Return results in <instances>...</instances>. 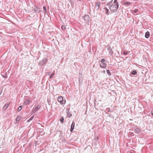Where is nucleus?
Returning a JSON list of instances; mask_svg holds the SVG:
<instances>
[{
	"label": "nucleus",
	"instance_id": "nucleus-1",
	"mask_svg": "<svg viewBox=\"0 0 153 153\" xmlns=\"http://www.w3.org/2000/svg\"><path fill=\"white\" fill-rule=\"evenodd\" d=\"M90 18L88 15H85L84 17V22L85 23L89 25Z\"/></svg>",
	"mask_w": 153,
	"mask_h": 153
},
{
	"label": "nucleus",
	"instance_id": "nucleus-2",
	"mask_svg": "<svg viewBox=\"0 0 153 153\" xmlns=\"http://www.w3.org/2000/svg\"><path fill=\"white\" fill-rule=\"evenodd\" d=\"M58 101L59 102H60L61 104H65L66 102L65 100H63V97L62 96L58 97Z\"/></svg>",
	"mask_w": 153,
	"mask_h": 153
},
{
	"label": "nucleus",
	"instance_id": "nucleus-3",
	"mask_svg": "<svg viewBox=\"0 0 153 153\" xmlns=\"http://www.w3.org/2000/svg\"><path fill=\"white\" fill-rule=\"evenodd\" d=\"M47 60V59L46 58H44L42 60L40 61L38 64L40 66L43 65L46 63Z\"/></svg>",
	"mask_w": 153,
	"mask_h": 153
},
{
	"label": "nucleus",
	"instance_id": "nucleus-4",
	"mask_svg": "<svg viewBox=\"0 0 153 153\" xmlns=\"http://www.w3.org/2000/svg\"><path fill=\"white\" fill-rule=\"evenodd\" d=\"M41 107V106L40 105H36L34 109H33V110L32 111V112L33 113H35L36 111H37Z\"/></svg>",
	"mask_w": 153,
	"mask_h": 153
},
{
	"label": "nucleus",
	"instance_id": "nucleus-5",
	"mask_svg": "<svg viewBox=\"0 0 153 153\" xmlns=\"http://www.w3.org/2000/svg\"><path fill=\"white\" fill-rule=\"evenodd\" d=\"M114 4L113 7H115V9H117L118 8L119 5L118 3L117 2V0H114Z\"/></svg>",
	"mask_w": 153,
	"mask_h": 153
},
{
	"label": "nucleus",
	"instance_id": "nucleus-6",
	"mask_svg": "<svg viewBox=\"0 0 153 153\" xmlns=\"http://www.w3.org/2000/svg\"><path fill=\"white\" fill-rule=\"evenodd\" d=\"M30 102H31L30 99V98H29L27 99V100L24 102V104L26 105L29 104Z\"/></svg>",
	"mask_w": 153,
	"mask_h": 153
},
{
	"label": "nucleus",
	"instance_id": "nucleus-7",
	"mask_svg": "<svg viewBox=\"0 0 153 153\" xmlns=\"http://www.w3.org/2000/svg\"><path fill=\"white\" fill-rule=\"evenodd\" d=\"M10 103H6L5 104L3 108V110H5L9 105Z\"/></svg>",
	"mask_w": 153,
	"mask_h": 153
},
{
	"label": "nucleus",
	"instance_id": "nucleus-8",
	"mask_svg": "<svg viewBox=\"0 0 153 153\" xmlns=\"http://www.w3.org/2000/svg\"><path fill=\"white\" fill-rule=\"evenodd\" d=\"M75 126V123L74 122H73L71 126V128L70 130V131L71 132L73 131L74 127Z\"/></svg>",
	"mask_w": 153,
	"mask_h": 153
},
{
	"label": "nucleus",
	"instance_id": "nucleus-9",
	"mask_svg": "<svg viewBox=\"0 0 153 153\" xmlns=\"http://www.w3.org/2000/svg\"><path fill=\"white\" fill-rule=\"evenodd\" d=\"M100 66L101 68H105L106 66V64L105 63H102L100 64Z\"/></svg>",
	"mask_w": 153,
	"mask_h": 153
},
{
	"label": "nucleus",
	"instance_id": "nucleus-10",
	"mask_svg": "<svg viewBox=\"0 0 153 153\" xmlns=\"http://www.w3.org/2000/svg\"><path fill=\"white\" fill-rule=\"evenodd\" d=\"M135 132L137 134H138L140 132V129L136 127L134 128Z\"/></svg>",
	"mask_w": 153,
	"mask_h": 153
},
{
	"label": "nucleus",
	"instance_id": "nucleus-11",
	"mask_svg": "<svg viewBox=\"0 0 153 153\" xmlns=\"http://www.w3.org/2000/svg\"><path fill=\"white\" fill-rule=\"evenodd\" d=\"M112 10H106V11L105 12V13L107 15H108L109 14H111V13H112ZM112 11H113V12H114V10H112Z\"/></svg>",
	"mask_w": 153,
	"mask_h": 153
},
{
	"label": "nucleus",
	"instance_id": "nucleus-12",
	"mask_svg": "<svg viewBox=\"0 0 153 153\" xmlns=\"http://www.w3.org/2000/svg\"><path fill=\"white\" fill-rule=\"evenodd\" d=\"M150 36V33L149 32L147 31L146 32L145 34V37L146 38H148Z\"/></svg>",
	"mask_w": 153,
	"mask_h": 153
},
{
	"label": "nucleus",
	"instance_id": "nucleus-13",
	"mask_svg": "<svg viewBox=\"0 0 153 153\" xmlns=\"http://www.w3.org/2000/svg\"><path fill=\"white\" fill-rule=\"evenodd\" d=\"M100 4L99 3L96 4V5L95 7V8L97 9H99V6H100Z\"/></svg>",
	"mask_w": 153,
	"mask_h": 153
},
{
	"label": "nucleus",
	"instance_id": "nucleus-14",
	"mask_svg": "<svg viewBox=\"0 0 153 153\" xmlns=\"http://www.w3.org/2000/svg\"><path fill=\"white\" fill-rule=\"evenodd\" d=\"M129 51H124L123 52V54H124L125 55H127L128 53H129Z\"/></svg>",
	"mask_w": 153,
	"mask_h": 153
},
{
	"label": "nucleus",
	"instance_id": "nucleus-15",
	"mask_svg": "<svg viewBox=\"0 0 153 153\" xmlns=\"http://www.w3.org/2000/svg\"><path fill=\"white\" fill-rule=\"evenodd\" d=\"M64 120V118L63 117H61L60 119V121L62 123H63Z\"/></svg>",
	"mask_w": 153,
	"mask_h": 153
},
{
	"label": "nucleus",
	"instance_id": "nucleus-16",
	"mask_svg": "<svg viewBox=\"0 0 153 153\" xmlns=\"http://www.w3.org/2000/svg\"><path fill=\"white\" fill-rule=\"evenodd\" d=\"M137 73V71L136 70L133 71L131 72V74L133 75H135Z\"/></svg>",
	"mask_w": 153,
	"mask_h": 153
},
{
	"label": "nucleus",
	"instance_id": "nucleus-17",
	"mask_svg": "<svg viewBox=\"0 0 153 153\" xmlns=\"http://www.w3.org/2000/svg\"><path fill=\"white\" fill-rule=\"evenodd\" d=\"M21 117L20 116H19L17 117L16 120L17 121H19L21 119Z\"/></svg>",
	"mask_w": 153,
	"mask_h": 153
},
{
	"label": "nucleus",
	"instance_id": "nucleus-18",
	"mask_svg": "<svg viewBox=\"0 0 153 153\" xmlns=\"http://www.w3.org/2000/svg\"><path fill=\"white\" fill-rule=\"evenodd\" d=\"M66 28V27L65 25H62L61 27V28L62 30H65V29Z\"/></svg>",
	"mask_w": 153,
	"mask_h": 153
},
{
	"label": "nucleus",
	"instance_id": "nucleus-19",
	"mask_svg": "<svg viewBox=\"0 0 153 153\" xmlns=\"http://www.w3.org/2000/svg\"><path fill=\"white\" fill-rule=\"evenodd\" d=\"M107 49L108 50H111L110 52H111L112 54H113V51H112V50H111V47L110 46H108L107 48Z\"/></svg>",
	"mask_w": 153,
	"mask_h": 153
},
{
	"label": "nucleus",
	"instance_id": "nucleus-20",
	"mask_svg": "<svg viewBox=\"0 0 153 153\" xmlns=\"http://www.w3.org/2000/svg\"><path fill=\"white\" fill-rule=\"evenodd\" d=\"M55 74L53 72L51 74L50 76L49 77V78L51 79L53 76Z\"/></svg>",
	"mask_w": 153,
	"mask_h": 153
},
{
	"label": "nucleus",
	"instance_id": "nucleus-21",
	"mask_svg": "<svg viewBox=\"0 0 153 153\" xmlns=\"http://www.w3.org/2000/svg\"><path fill=\"white\" fill-rule=\"evenodd\" d=\"M22 107L21 106H20L18 108V111H20L22 109Z\"/></svg>",
	"mask_w": 153,
	"mask_h": 153
},
{
	"label": "nucleus",
	"instance_id": "nucleus-22",
	"mask_svg": "<svg viewBox=\"0 0 153 153\" xmlns=\"http://www.w3.org/2000/svg\"><path fill=\"white\" fill-rule=\"evenodd\" d=\"M124 4L126 5H128L129 4H130V3L129 2H124Z\"/></svg>",
	"mask_w": 153,
	"mask_h": 153
},
{
	"label": "nucleus",
	"instance_id": "nucleus-23",
	"mask_svg": "<svg viewBox=\"0 0 153 153\" xmlns=\"http://www.w3.org/2000/svg\"><path fill=\"white\" fill-rule=\"evenodd\" d=\"M138 10H130L131 12L134 14V13H136Z\"/></svg>",
	"mask_w": 153,
	"mask_h": 153
},
{
	"label": "nucleus",
	"instance_id": "nucleus-24",
	"mask_svg": "<svg viewBox=\"0 0 153 153\" xmlns=\"http://www.w3.org/2000/svg\"><path fill=\"white\" fill-rule=\"evenodd\" d=\"M106 71H107V73L109 75H110L111 72L109 70H107Z\"/></svg>",
	"mask_w": 153,
	"mask_h": 153
},
{
	"label": "nucleus",
	"instance_id": "nucleus-25",
	"mask_svg": "<svg viewBox=\"0 0 153 153\" xmlns=\"http://www.w3.org/2000/svg\"><path fill=\"white\" fill-rule=\"evenodd\" d=\"M33 117H30V118L29 120H28L27 121L28 122H29L30 120H32L33 119Z\"/></svg>",
	"mask_w": 153,
	"mask_h": 153
},
{
	"label": "nucleus",
	"instance_id": "nucleus-26",
	"mask_svg": "<svg viewBox=\"0 0 153 153\" xmlns=\"http://www.w3.org/2000/svg\"><path fill=\"white\" fill-rule=\"evenodd\" d=\"M105 61V59H102L101 60V62L102 63H103Z\"/></svg>",
	"mask_w": 153,
	"mask_h": 153
},
{
	"label": "nucleus",
	"instance_id": "nucleus-27",
	"mask_svg": "<svg viewBox=\"0 0 153 153\" xmlns=\"http://www.w3.org/2000/svg\"><path fill=\"white\" fill-rule=\"evenodd\" d=\"M35 11V12H36V13H39V12H40V10H34Z\"/></svg>",
	"mask_w": 153,
	"mask_h": 153
},
{
	"label": "nucleus",
	"instance_id": "nucleus-28",
	"mask_svg": "<svg viewBox=\"0 0 153 153\" xmlns=\"http://www.w3.org/2000/svg\"><path fill=\"white\" fill-rule=\"evenodd\" d=\"M43 8V10H46V8L44 6Z\"/></svg>",
	"mask_w": 153,
	"mask_h": 153
},
{
	"label": "nucleus",
	"instance_id": "nucleus-29",
	"mask_svg": "<svg viewBox=\"0 0 153 153\" xmlns=\"http://www.w3.org/2000/svg\"><path fill=\"white\" fill-rule=\"evenodd\" d=\"M151 114L153 116V111H151Z\"/></svg>",
	"mask_w": 153,
	"mask_h": 153
},
{
	"label": "nucleus",
	"instance_id": "nucleus-30",
	"mask_svg": "<svg viewBox=\"0 0 153 153\" xmlns=\"http://www.w3.org/2000/svg\"><path fill=\"white\" fill-rule=\"evenodd\" d=\"M99 137H97L96 138H95V140H97V139H98Z\"/></svg>",
	"mask_w": 153,
	"mask_h": 153
},
{
	"label": "nucleus",
	"instance_id": "nucleus-31",
	"mask_svg": "<svg viewBox=\"0 0 153 153\" xmlns=\"http://www.w3.org/2000/svg\"><path fill=\"white\" fill-rule=\"evenodd\" d=\"M3 77L4 78H5L7 77L6 76H3Z\"/></svg>",
	"mask_w": 153,
	"mask_h": 153
},
{
	"label": "nucleus",
	"instance_id": "nucleus-32",
	"mask_svg": "<svg viewBox=\"0 0 153 153\" xmlns=\"http://www.w3.org/2000/svg\"><path fill=\"white\" fill-rule=\"evenodd\" d=\"M36 9H40L39 8H38V7H36Z\"/></svg>",
	"mask_w": 153,
	"mask_h": 153
},
{
	"label": "nucleus",
	"instance_id": "nucleus-33",
	"mask_svg": "<svg viewBox=\"0 0 153 153\" xmlns=\"http://www.w3.org/2000/svg\"><path fill=\"white\" fill-rule=\"evenodd\" d=\"M79 74V75H80V74H81V75H82L81 74H80V73Z\"/></svg>",
	"mask_w": 153,
	"mask_h": 153
},
{
	"label": "nucleus",
	"instance_id": "nucleus-34",
	"mask_svg": "<svg viewBox=\"0 0 153 153\" xmlns=\"http://www.w3.org/2000/svg\"><path fill=\"white\" fill-rule=\"evenodd\" d=\"M45 10V11H46V10ZM45 12L46 13V12H47L46 11H45Z\"/></svg>",
	"mask_w": 153,
	"mask_h": 153
},
{
	"label": "nucleus",
	"instance_id": "nucleus-35",
	"mask_svg": "<svg viewBox=\"0 0 153 153\" xmlns=\"http://www.w3.org/2000/svg\"><path fill=\"white\" fill-rule=\"evenodd\" d=\"M113 0H111V1H113Z\"/></svg>",
	"mask_w": 153,
	"mask_h": 153
},
{
	"label": "nucleus",
	"instance_id": "nucleus-36",
	"mask_svg": "<svg viewBox=\"0 0 153 153\" xmlns=\"http://www.w3.org/2000/svg\"><path fill=\"white\" fill-rule=\"evenodd\" d=\"M73 0H70L71 1H72Z\"/></svg>",
	"mask_w": 153,
	"mask_h": 153
},
{
	"label": "nucleus",
	"instance_id": "nucleus-37",
	"mask_svg": "<svg viewBox=\"0 0 153 153\" xmlns=\"http://www.w3.org/2000/svg\"><path fill=\"white\" fill-rule=\"evenodd\" d=\"M34 10H36V8H34Z\"/></svg>",
	"mask_w": 153,
	"mask_h": 153
}]
</instances>
